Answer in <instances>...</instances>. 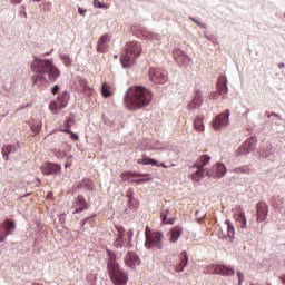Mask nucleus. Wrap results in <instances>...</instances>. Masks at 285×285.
<instances>
[{
  "label": "nucleus",
  "mask_w": 285,
  "mask_h": 285,
  "mask_svg": "<svg viewBox=\"0 0 285 285\" xmlns=\"http://www.w3.org/2000/svg\"><path fill=\"white\" fill-rule=\"evenodd\" d=\"M125 264L129 268H135V266H139L141 264V259L139 258V255L135 252H127L125 255Z\"/></svg>",
  "instance_id": "4468645a"
},
{
  "label": "nucleus",
  "mask_w": 285,
  "mask_h": 285,
  "mask_svg": "<svg viewBox=\"0 0 285 285\" xmlns=\"http://www.w3.org/2000/svg\"><path fill=\"white\" fill-rule=\"evenodd\" d=\"M149 80L153 83H166L168 81V72L159 68H150Z\"/></svg>",
  "instance_id": "6e6552de"
},
{
  "label": "nucleus",
  "mask_w": 285,
  "mask_h": 285,
  "mask_svg": "<svg viewBox=\"0 0 285 285\" xmlns=\"http://www.w3.org/2000/svg\"><path fill=\"white\" fill-rule=\"evenodd\" d=\"M207 273L230 277L235 275V269L223 265H210L209 267H207Z\"/></svg>",
  "instance_id": "9b49d317"
},
{
  "label": "nucleus",
  "mask_w": 285,
  "mask_h": 285,
  "mask_svg": "<svg viewBox=\"0 0 285 285\" xmlns=\"http://www.w3.org/2000/svg\"><path fill=\"white\" fill-rule=\"evenodd\" d=\"M75 126V119L72 117H68L65 121V130H70Z\"/></svg>",
  "instance_id": "e433bc0d"
},
{
  "label": "nucleus",
  "mask_w": 285,
  "mask_h": 285,
  "mask_svg": "<svg viewBox=\"0 0 285 285\" xmlns=\"http://www.w3.org/2000/svg\"><path fill=\"white\" fill-rule=\"evenodd\" d=\"M217 91L218 95H223L222 99H226V96L228 95V78L226 76H220L217 81Z\"/></svg>",
  "instance_id": "a211bd4d"
},
{
  "label": "nucleus",
  "mask_w": 285,
  "mask_h": 285,
  "mask_svg": "<svg viewBox=\"0 0 285 285\" xmlns=\"http://www.w3.org/2000/svg\"><path fill=\"white\" fill-rule=\"evenodd\" d=\"M135 235V233L132 232V229H129L127 232V244H126V248H132V236Z\"/></svg>",
  "instance_id": "473e14b6"
},
{
  "label": "nucleus",
  "mask_w": 285,
  "mask_h": 285,
  "mask_svg": "<svg viewBox=\"0 0 285 285\" xmlns=\"http://www.w3.org/2000/svg\"><path fill=\"white\" fill-rule=\"evenodd\" d=\"M128 207L131 209V210H135L137 208V206H135V199H132V202L128 200Z\"/></svg>",
  "instance_id": "3c124183"
},
{
  "label": "nucleus",
  "mask_w": 285,
  "mask_h": 285,
  "mask_svg": "<svg viewBox=\"0 0 285 285\" xmlns=\"http://www.w3.org/2000/svg\"><path fill=\"white\" fill-rule=\"evenodd\" d=\"M62 132H67V135H70V139L73 141H79V135L72 132L70 129H62Z\"/></svg>",
  "instance_id": "4c0bfd02"
},
{
  "label": "nucleus",
  "mask_w": 285,
  "mask_h": 285,
  "mask_svg": "<svg viewBox=\"0 0 285 285\" xmlns=\"http://www.w3.org/2000/svg\"><path fill=\"white\" fill-rule=\"evenodd\" d=\"M48 55H50V52L45 53L46 57H48Z\"/></svg>",
  "instance_id": "338daca9"
},
{
  "label": "nucleus",
  "mask_w": 285,
  "mask_h": 285,
  "mask_svg": "<svg viewBox=\"0 0 285 285\" xmlns=\"http://www.w3.org/2000/svg\"><path fill=\"white\" fill-rule=\"evenodd\" d=\"M127 175H129L130 177H148V174H141L136 171H128Z\"/></svg>",
  "instance_id": "79ce46f5"
},
{
  "label": "nucleus",
  "mask_w": 285,
  "mask_h": 285,
  "mask_svg": "<svg viewBox=\"0 0 285 285\" xmlns=\"http://www.w3.org/2000/svg\"><path fill=\"white\" fill-rule=\"evenodd\" d=\"M17 229V225L12 219H4L2 224H0V243L6 242L7 237L12 235Z\"/></svg>",
  "instance_id": "0eeeda50"
},
{
  "label": "nucleus",
  "mask_w": 285,
  "mask_h": 285,
  "mask_svg": "<svg viewBox=\"0 0 285 285\" xmlns=\"http://www.w3.org/2000/svg\"><path fill=\"white\" fill-rule=\"evenodd\" d=\"M194 128L198 132H204V118L198 116L194 119Z\"/></svg>",
  "instance_id": "a878e982"
},
{
  "label": "nucleus",
  "mask_w": 285,
  "mask_h": 285,
  "mask_svg": "<svg viewBox=\"0 0 285 285\" xmlns=\"http://www.w3.org/2000/svg\"><path fill=\"white\" fill-rule=\"evenodd\" d=\"M60 58L62 59V61H65L66 66H72V60L70 59V56L61 53Z\"/></svg>",
  "instance_id": "58836bf2"
},
{
  "label": "nucleus",
  "mask_w": 285,
  "mask_h": 285,
  "mask_svg": "<svg viewBox=\"0 0 285 285\" xmlns=\"http://www.w3.org/2000/svg\"><path fill=\"white\" fill-rule=\"evenodd\" d=\"M194 168H197V170H199L200 173H204V165H202V163H199V160H197L194 165Z\"/></svg>",
  "instance_id": "c03bdc74"
},
{
  "label": "nucleus",
  "mask_w": 285,
  "mask_h": 285,
  "mask_svg": "<svg viewBox=\"0 0 285 285\" xmlns=\"http://www.w3.org/2000/svg\"><path fill=\"white\" fill-rule=\"evenodd\" d=\"M32 72H36L37 75L32 77L33 85H36L38 81H46V75L49 77V81L53 83V81H57L59 77H61V71L57 67L52 65V61L49 59H39L35 57V60L31 65Z\"/></svg>",
  "instance_id": "f03ea898"
},
{
  "label": "nucleus",
  "mask_w": 285,
  "mask_h": 285,
  "mask_svg": "<svg viewBox=\"0 0 285 285\" xmlns=\"http://www.w3.org/2000/svg\"><path fill=\"white\" fill-rule=\"evenodd\" d=\"M101 95L105 98H108V97H110V95H112V92L110 91V87H108L107 83H102V86H101Z\"/></svg>",
  "instance_id": "7c9ffc66"
},
{
  "label": "nucleus",
  "mask_w": 285,
  "mask_h": 285,
  "mask_svg": "<svg viewBox=\"0 0 285 285\" xmlns=\"http://www.w3.org/2000/svg\"><path fill=\"white\" fill-rule=\"evenodd\" d=\"M106 4L104 2H100L99 0H94V7L95 8H105Z\"/></svg>",
  "instance_id": "de8ad7c7"
},
{
  "label": "nucleus",
  "mask_w": 285,
  "mask_h": 285,
  "mask_svg": "<svg viewBox=\"0 0 285 285\" xmlns=\"http://www.w3.org/2000/svg\"><path fill=\"white\" fill-rule=\"evenodd\" d=\"M249 112H250V109H247L246 112H245V115H249Z\"/></svg>",
  "instance_id": "69168bd1"
},
{
  "label": "nucleus",
  "mask_w": 285,
  "mask_h": 285,
  "mask_svg": "<svg viewBox=\"0 0 285 285\" xmlns=\"http://www.w3.org/2000/svg\"><path fill=\"white\" fill-rule=\"evenodd\" d=\"M145 247L150 250V248H157L158 250H161V237H164V234L161 232H150V228H146L145 230Z\"/></svg>",
  "instance_id": "39448f33"
},
{
  "label": "nucleus",
  "mask_w": 285,
  "mask_h": 285,
  "mask_svg": "<svg viewBox=\"0 0 285 285\" xmlns=\"http://www.w3.org/2000/svg\"><path fill=\"white\" fill-rule=\"evenodd\" d=\"M225 224L227 226V237H229V239H235V225L228 219L225 220Z\"/></svg>",
  "instance_id": "bb28decb"
},
{
  "label": "nucleus",
  "mask_w": 285,
  "mask_h": 285,
  "mask_svg": "<svg viewBox=\"0 0 285 285\" xmlns=\"http://www.w3.org/2000/svg\"><path fill=\"white\" fill-rule=\"evenodd\" d=\"M116 230L118 233L117 237H126V228L124 226L116 225Z\"/></svg>",
  "instance_id": "ea45409f"
},
{
  "label": "nucleus",
  "mask_w": 285,
  "mask_h": 285,
  "mask_svg": "<svg viewBox=\"0 0 285 285\" xmlns=\"http://www.w3.org/2000/svg\"><path fill=\"white\" fill-rule=\"evenodd\" d=\"M181 237V228L180 227H174L170 232V238L169 242L174 243L177 242Z\"/></svg>",
  "instance_id": "393cba45"
},
{
  "label": "nucleus",
  "mask_w": 285,
  "mask_h": 285,
  "mask_svg": "<svg viewBox=\"0 0 285 285\" xmlns=\"http://www.w3.org/2000/svg\"><path fill=\"white\" fill-rule=\"evenodd\" d=\"M168 213H169V210L168 209H164V207H163V210L160 213V217L163 219V224H170V225H173L174 224L173 219L168 220Z\"/></svg>",
  "instance_id": "c756f323"
},
{
  "label": "nucleus",
  "mask_w": 285,
  "mask_h": 285,
  "mask_svg": "<svg viewBox=\"0 0 285 285\" xmlns=\"http://www.w3.org/2000/svg\"><path fill=\"white\" fill-rule=\"evenodd\" d=\"M141 43L137 41L128 42L125 46V53L120 58L122 68H130L131 66H135V59L141 55Z\"/></svg>",
  "instance_id": "7ed1b4c3"
},
{
  "label": "nucleus",
  "mask_w": 285,
  "mask_h": 285,
  "mask_svg": "<svg viewBox=\"0 0 285 285\" xmlns=\"http://www.w3.org/2000/svg\"><path fill=\"white\" fill-rule=\"evenodd\" d=\"M208 99L217 100L219 99V91H213L208 95Z\"/></svg>",
  "instance_id": "37998d69"
},
{
  "label": "nucleus",
  "mask_w": 285,
  "mask_h": 285,
  "mask_svg": "<svg viewBox=\"0 0 285 285\" xmlns=\"http://www.w3.org/2000/svg\"><path fill=\"white\" fill-rule=\"evenodd\" d=\"M147 166H157V161L153 158H148Z\"/></svg>",
  "instance_id": "09e8293b"
},
{
  "label": "nucleus",
  "mask_w": 285,
  "mask_h": 285,
  "mask_svg": "<svg viewBox=\"0 0 285 285\" xmlns=\"http://www.w3.org/2000/svg\"><path fill=\"white\" fill-rule=\"evenodd\" d=\"M229 117H230V110L228 109L217 115L212 122L214 130L219 131L222 130V128H226V126H228Z\"/></svg>",
  "instance_id": "1a4fd4ad"
},
{
  "label": "nucleus",
  "mask_w": 285,
  "mask_h": 285,
  "mask_svg": "<svg viewBox=\"0 0 285 285\" xmlns=\"http://www.w3.org/2000/svg\"><path fill=\"white\" fill-rule=\"evenodd\" d=\"M207 177L213 179H222L226 176V165L224 163H217L206 171Z\"/></svg>",
  "instance_id": "9d476101"
},
{
  "label": "nucleus",
  "mask_w": 285,
  "mask_h": 285,
  "mask_svg": "<svg viewBox=\"0 0 285 285\" xmlns=\"http://www.w3.org/2000/svg\"><path fill=\"white\" fill-rule=\"evenodd\" d=\"M138 164H142L144 166H148V158L144 157L142 159H138Z\"/></svg>",
  "instance_id": "603ef678"
},
{
  "label": "nucleus",
  "mask_w": 285,
  "mask_h": 285,
  "mask_svg": "<svg viewBox=\"0 0 285 285\" xmlns=\"http://www.w3.org/2000/svg\"><path fill=\"white\" fill-rule=\"evenodd\" d=\"M128 202H132V191H127Z\"/></svg>",
  "instance_id": "4d7b16f0"
},
{
  "label": "nucleus",
  "mask_w": 285,
  "mask_h": 285,
  "mask_svg": "<svg viewBox=\"0 0 285 285\" xmlns=\"http://www.w3.org/2000/svg\"><path fill=\"white\" fill-rule=\"evenodd\" d=\"M17 151V147L13 145H4L2 147V157L4 159V161H8V159H10V155H12V153Z\"/></svg>",
  "instance_id": "b1692460"
},
{
  "label": "nucleus",
  "mask_w": 285,
  "mask_h": 285,
  "mask_svg": "<svg viewBox=\"0 0 285 285\" xmlns=\"http://www.w3.org/2000/svg\"><path fill=\"white\" fill-rule=\"evenodd\" d=\"M278 68H285V63L284 62L279 63Z\"/></svg>",
  "instance_id": "680f3d73"
},
{
  "label": "nucleus",
  "mask_w": 285,
  "mask_h": 285,
  "mask_svg": "<svg viewBox=\"0 0 285 285\" xmlns=\"http://www.w3.org/2000/svg\"><path fill=\"white\" fill-rule=\"evenodd\" d=\"M108 275L114 285L128 284V273H126L120 265H111V267L108 268Z\"/></svg>",
  "instance_id": "20e7f679"
},
{
  "label": "nucleus",
  "mask_w": 285,
  "mask_h": 285,
  "mask_svg": "<svg viewBox=\"0 0 285 285\" xmlns=\"http://www.w3.org/2000/svg\"><path fill=\"white\" fill-rule=\"evenodd\" d=\"M52 197H55V193L49 191V193L47 194V199H52Z\"/></svg>",
  "instance_id": "13d9d810"
},
{
  "label": "nucleus",
  "mask_w": 285,
  "mask_h": 285,
  "mask_svg": "<svg viewBox=\"0 0 285 285\" xmlns=\"http://www.w3.org/2000/svg\"><path fill=\"white\" fill-rule=\"evenodd\" d=\"M68 99H70V94L68 91H63L60 96H58L57 100L50 102L49 108L53 115H59L66 106H68Z\"/></svg>",
  "instance_id": "423d86ee"
},
{
  "label": "nucleus",
  "mask_w": 285,
  "mask_h": 285,
  "mask_svg": "<svg viewBox=\"0 0 285 285\" xmlns=\"http://www.w3.org/2000/svg\"><path fill=\"white\" fill-rule=\"evenodd\" d=\"M237 277H238V282L239 284H242V282H244V275L242 272H237Z\"/></svg>",
  "instance_id": "5fc2aeb1"
},
{
  "label": "nucleus",
  "mask_w": 285,
  "mask_h": 285,
  "mask_svg": "<svg viewBox=\"0 0 285 285\" xmlns=\"http://www.w3.org/2000/svg\"><path fill=\"white\" fill-rule=\"evenodd\" d=\"M22 0H12L13 3H20Z\"/></svg>",
  "instance_id": "e2e57ef3"
},
{
  "label": "nucleus",
  "mask_w": 285,
  "mask_h": 285,
  "mask_svg": "<svg viewBox=\"0 0 285 285\" xmlns=\"http://www.w3.org/2000/svg\"><path fill=\"white\" fill-rule=\"evenodd\" d=\"M88 219H90V217H88V218H86V219H82V220H81V225H82V226H86V222H88Z\"/></svg>",
  "instance_id": "052dcab7"
},
{
  "label": "nucleus",
  "mask_w": 285,
  "mask_h": 285,
  "mask_svg": "<svg viewBox=\"0 0 285 285\" xmlns=\"http://www.w3.org/2000/svg\"><path fill=\"white\" fill-rule=\"evenodd\" d=\"M107 253V268H112V266H119V263H117V254L110 249H106Z\"/></svg>",
  "instance_id": "5701e85b"
},
{
  "label": "nucleus",
  "mask_w": 285,
  "mask_h": 285,
  "mask_svg": "<svg viewBox=\"0 0 285 285\" xmlns=\"http://www.w3.org/2000/svg\"><path fill=\"white\" fill-rule=\"evenodd\" d=\"M203 97L204 95L202 94V90H197L193 100L187 106L188 110H199V108H202V105L204 104Z\"/></svg>",
  "instance_id": "2eb2a0df"
},
{
  "label": "nucleus",
  "mask_w": 285,
  "mask_h": 285,
  "mask_svg": "<svg viewBox=\"0 0 285 285\" xmlns=\"http://www.w3.org/2000/svg\"><path fill=\"white\" fill-rule=\"evenodd\" d=\"M132 181H134V184H144L146 181H150V178H139V179H135Z\"/></svg>",
  "instance_id": "49530a36"
},
{
  "label": "nucleus",
  "mask_w": 285,
  "mask_h": 285,
  "mask_svg": "<svg viewBox=\"0 0 285 285\" xmlns=\"http://www.w3.org/2000/svg\"><path fill=\"white\" fill-rule=\"evenodd\" d=\"M236 222H239L240 228H246V226H247L246 214H244V212H240L236 218Z\"/></svg>",
  "instance_id": "c85d7f7f"
},
{
  "label": "nucleus",
  "mask_w": 285,
  "mask_h": 285,
  "mask_svg": "<svg viewBox=\"0 0 285 285\" xmlns=\"http://www.w3.org/2000/svg\"><path fill=\"white\" fill-rule=\"evenodd\" d=\"M52 95H57L59 92V85H56L51 88Z\"/></svg>",
  "instance_id": "864d4df0"
},
{
  "label": "nucleus",
  "mask_w": 285,
  "mask_h": 285,
  "mask_svg": "<svg viewBox=\"0 0 285 285\" xmlns=\"http://www.w3.org/2000/svg\"><path fill=\"white\" fill-rule=\"evenodd\" d=\"M257 148V139L249 138L247 139L237 150L238 155H250Z\"/></svg>",
  "instance_id": "f8f14e48"
},
{
  "label": "nucleus",
  "mask_w": 285,
  "mask_h": 285,
  "mask_svg": "<svg viewBox=\"0 0 285 285\" xmlns=\"http://www.w3.org/2000/svg\"><path fill=\"white\" fill-rule=\"evenodd\" d=\"M275 150L271 144H265L261 149L259 157L267 159V161H275Z\"/></svg>",
  "instance_id": "ddd939ff"
},
{
  "label": "nucleus",
  "mask_w": 285,
  "mask_h": 285,
  "mask_svg": "<svg viewBox=\"0 0 285 285\" xmlns=\"http://www.w3.org/2000/svg\"><path fill=\"white\" fill-rule=\"evenodd\" d=\"M78 12L79 14H81V17H86V9H82L81 7H79Z\"/></svg>",
  "instance_id": "6e6d98bb"
},
{
  "label": "nucleus",
  "mask_w": 285,
  "mask_h": 285,
  "mask_svg": "<svg viewBox=\"0 0 285 285\" xmlns=\"http://www.w3.org/2000/svg\"><path fill=\"white\" fill-rule=\"evenodd\" d=\"M174 59L179 66H188L190 63V57H188L181 49H176L174 51Z\"/></svg>",
  "instance_id": "f3484780"
},
{
  "label": "nucleus",
  "mask_w": 285,
  "mask_h": 285,
  "mask_svg": "<svg viewBox=\"0 0 285 285\" xmlns=\"http://www.w3.org/2000/svg\"><path fill=\"white\" fill-rule=\"evenodd\" d=\"M257 222H264L268 217V205L266 203H258L256 205Z\"/></svg>",
  "instance_id": "412c9836"
},
{
  "label": "nucleus",
  "mask_w": 285,
  "mask_h": 285,
  "mask_svg": "<svg viewBox=\"0 0 285 285\" xmlns=\"http://www.w3.org/2000/svg\"><path fill=\"white\" fill-rule=\"evenodd\" d=\"M53 155H55V157H57L58 159H63L65 157H66V151H61L60 149H56L55 151H53Z\"/></svg>",
  "instance_id": "a19ab883"
},
{
  "label": "nucleus",
  "mask_w": 285,
  "mask_h": 285,
  "mask_svg": "<svg viewBox=\"0 0 285 285\" xmlns=\"http://www.w3.org/2000/svg\"><path fill=\"white\" fill-rule=\"evenodd\" d=\"M279 281L282 282V284L285 285V275H281V276H279Z\"/></svg>",
  "instance_id": "bf43d9fd"
},
{
  "label": "nucleus",
  "mask_w": 285,
  "mask_h": 285,
  "mask_svg": "<svg viewBox=\"0 0 285 285\" xmlns=\"http://www.w3.org/2000/svg\"><path fill=\"white\" fill-rule=\"evenodd\" d=\"M33 1H36L37 3H39L41 0H33Z\"/></svg>",
  "instance_id": "774afa93"
},
{
  "label": "nucleus",
  "mask_w": 285,
  "mask_h": 285,
  "mask_svg": "<svg viewBox=\"0 0 285 285\" xmlns=\"http://www.w3.org/2000/svg\"><path fill=\"white\" fill-rule=\"evenodd\" d=\"M41 173L45 175H57L61 170V165L53 163H45L41 167Z\"/></svg>",
  "instance_id": "dca6fc26"
},
{
  "label": "nucleus",
  "mask_w": 285,
  "mask_h": 285,
  "mask_svg": "<svg viewBox=\"0 0 285 285\" xmlns=\"http://www.w3.org/2000/svg\"><path fill=\"white\" fill-rule=\"evenodd\" d=\"M108 43H110V35H102L97 43V52L106 53L108 52Z\"/></svg>",
  "instance_id": "aec40b11"
},
{
  "label": "nucleus",
  "mask_w": 285,
  "mask_h": 285,
  "mask_svg": "<svg viewBox=\"0 0 285 285\" xmlns=\"http://www.w3.org/2000/svg\"><path fill=\"white\" fill-rule=\"evenodd\" d=\"M208 161H210V156H208V155H202L200 157H198V163L203 167L206 166V164H208Z\"/></svg>",
  "instance_id": "c9c22d12"
},
{
  "label": "nucleus",
  "mask_w": 285,
  "mask_h": 285,
  "mask_svg": "<svg viewBox=\"0 0 285 285\" xmlns=\"http://www.w3.org/2000/svg\"><path fill=\"white\" fill-rule=\"evenodd\" d=\"M115 248H124V237L117 236V238L114 240Z\"/></svg>",
  "instance_id": "f704fd0d"
},
{
  "label": "nucleus",
  "mask_w": 285,
  "mask_h": 285,
  "mask_svg": "<svg viewBox=\"0 0 285 285\" xmlns=\"http://www.w3.org/2000/svg\"><path fill=\"white\" fill-rule=\"evenodd\" d=\"M86 186H89L88 188H90V180H87Z\"/></svg>",
  "instance_id": "0e129e2a"
},
{
  "label": "nucleus",
  "mask_w": 285,
  "mask_h": 285,
  "mask_svg": "<svg viewBox=\"0 0 285 285\" xmlns=\"http://www.w3.org/2000/svg\"><path fill=\"white\" fill-rule=\"evenodd\" d=\"M73 206L76 208L73 215L83 213V210H88V202H86V197H83L82 195L77 196Z\"/></svg>",
  "instance_id": "6ab92c4d"
},
{
  "label": "nucleus",
  "mask_w": 285,
  "mask_h": 285,
  "mask_svg": "<svg viewBox=\"0 0 285 285\" xmlns=\"http://www.w3.org/2000/svg\"><path fill=\"white\" fill-rule=\"evenodd\" d=\"M42 126H43V124L40 120H37L30 125V128H31L32 132H35L36 135H39V132H41Z\"/></svg>",
  "instance_id": "cd10ccee"
},
{
  "label": "nucleus",
  "mask_w": 285,
  "mask_h": 285,
  "mask_svg": "<svg viewBox=\"0 0 285 285\" xmlns=\"http://www.w3.org/2000/svg\"><path fill=\"white\" fill-rule=\"evenodd\" d=\"M234 173H236V174L242 173L243 175H249L250 174V169L248 168V166H243V167L235 168Z\"/></svg>",
  "instance_id": "2f4dec72"
},
{
  "label": "nucleus",
  "mask_w": 285,
  "mask_h": 285,
  "mask_svg": "<svg viewBox=\"0 0 285 285\" xmlns=\"http://www.w3.org/2000/svg\"><path fill=\"white\" fill-rule=\"evenodd\" d=\"M267 117H268V119H271V117H276L278 119V121H282V116H279L275 112L268 114Z\"/></svg>",
  "instance_id": "8fccbe9b"
},
{
  "label": "nucleus",
  "mask_w": 285,
  "mask_h": 285,
  "mask_svg": "<svg viewBox=\"0 0 285 285\" xmlns=\"http://www.w3.org/2000/svg\"><path fill=\"white\" fill-rule=\"evenodd\" d=\"M204 177V171L197 170L194 174H191L193 181H202V178Z\"/></svg>",
  "instance_id": "72a5a7b5"
},
{
  "label": "nucleus",
  "mask_w": 285,
  "mask_h": 285,
  "mask_svg": "<svg viewBox=\"0 0 285 285\" xmlns=\"http://www.w3.org/2000/svg\"><path fill=\"white\" fill-rule=\"evenodd\" d=\"M153 94L142 86L129 88L124 97V104L128 110L137 111L150 106Z\"/></svg>",
  "instance_id": "f257e3e1"
},
{
  "label": "nucleus",
  "mask_w": 285,
  "mask_h": 285,
  "mask_svg": "<svg viewBox=\"0 0 285 285\" xmlns=\"http://www.w3.org/2000/svg\"><path fill=\"white\" fill-rule=\"evenodd\" d=\"M190 21H193L194 23H196V26H199L200 28H206V26L202 22H199V20L195 19L194 17H189Z\"/></svg>",
  "instance_id": "a18cd8bd"
},
{
  "label": "nucleus",
  "mask_w": 285,
  "mask_h": 285,
  "mask_svg": "<svg viewBox=\"0 0 285 285\" xmlns=\"http://www.w3.org/2000/svg\"><path fill=\"white\" fill-rule=\"evenodd\" d=\"M188 266V253L183 250L179 255V263L176 265V273H184V269Z\"/></svg>",
  "instance_id": "4be33fe9"
}]
</instances>
